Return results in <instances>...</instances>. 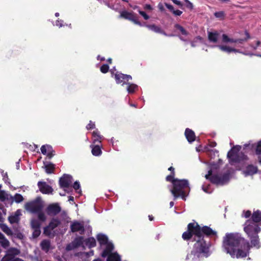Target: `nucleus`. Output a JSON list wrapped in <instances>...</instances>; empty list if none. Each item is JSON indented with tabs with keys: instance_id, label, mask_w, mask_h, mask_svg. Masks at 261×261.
Masks as SVG:
<instances>
[{
	"instance_id": "nucleus-15",
	"label": "nucleus",
	"mask_w": 261,
	"mask_h": 261,
	"mask_svg": "<svg viewBox=\"0 0 261 261\" xmlns=\"http://www.w3.org/2000/svg\"><path fill=\"white\" fill-rule=\"evenodd\" d=\"M70 229L72 232L79 231L81 234H83L85 231L84 224L77 221H74L71 224Z\"/></svg>"
},
{
	"instance_id": "nucleus-31",
	"label": "nucleus",
	"mask_w": 261,
	"mask_h": 261,
	"mask_svg": "<svg viewBox=\"0 0 261 261\" xmlns=\"http://www.w3.org/2000/svg\"><path fill=\"white\" fill-rule=\"evenodd\" d=\"M255 154L258 155V162L261 164V140L255 144Z\"/></svg>"
},
{
	"instance_id": "nucleus-11",
	"label": "nucleus",
	"mask_w": 261,
	"mask_h": 261,
	"mask_svg": "<svg viewBox=\"0 0 261 261\" xmlns=\"http://www.w3.org/2000/svg\"><path fill=\"white\" fill-rule=\"evenodd\" d=\"M250 249V246L248 242V248L245 249L244 246L240 245L239 247H237L234 249V255L231 256V257L237 258L246 257L249 254V251Z\"/></svg>"
},
{
	"instance_id": "nucleus-14",
	"label": "nucleus",
	"mask_w": 261,
	"mask_h": 261,
	"mask_svg": "<svg viewBox=\"0 0 261 261\" xmlns=\"http://www.w3.org/2000/svg\"><path fill=\"white\" fill-rule=\"evenodd\" d=\"M37 185L40 191L42 194H52L53 192V189L51 187L47 185L45 181H38Z\"/></svg>"
},
{
	"instance_id": "nucleus-5",
	"label": "nucleus",
	"mask_w": 261,
	"mask_h": 261,
	"mask_svg": "<svg viewBox=\"0 0 261 261\" xmlns=\"http://www.w3.org/2000/svg\"><path fill=\"white\" fill-rule=\"evenodd\" d=\"M169 182H171L173 185V188L171 192L174 197V199L181 197L183 200H186V197L190 191L188 180L185 179L174 178Z\"/></svg>"
},
{
	"instance_id": "nucleus-34",
	"label": "nucleus",
	"mask_w": 261,
	"mask_h": 261,
	"mask_svg": "<svg viewBox=\"0 0 261 261\" xmlns=\"http://www.w3.org/2000/svg\"><path fill=\"white\" fill-rule=\"evenodd\" d=\"M45 171L47 174L53 173H54L55 169V165L51 163H49L45 165Z\"/></svg>"
},
{
	"instance_id": "nucleus-58",
	"label": "nucleus",
	"mask_w": 261,
	"mask_h": 261,
	"mask_svg": "<svg viewBox=\"0 0 261 261\" xmlns=\"http://www.w3.org/2000/svg\"><path fill=\"white\" fill-rule=\"evenodd\" d=\"M174 4L177 5V6H179L180 7H182L183 6V4L182 3L178 0H171Z\"/></svg>"
},
{
	"instance_id": "nucleus-10",
	"label": "nucleus",
	"mask_w": 261,
	"mask_h": 261,
	"mask_svg": "<svg viewBox=\"0 0 261 261\" xmlns=\"http://www.w3.org/2000/svg\"><path fill=\"white\" fill-rule=\"evenodd\" d=\"M120 17L125 19L129 20L133 22L135 24L142 26V24L139 21L137 15L133 12H129L127 11H123L121 12Z\"/></svg>"
},
{
	"instance_id": "nucleus-44",
	"label": "nucleus",
	"mask_w": 261,
	"mask_h": 261,
	"mask_svg": "<svg viewBox=\"0 0 261 261\" xmlns=\"http://www.w3.org/2000/svg\"><path fill=\"white\" fill-rule=\"evenodd\" d=\"M36 214H38V218L39 220L41 222H44L46 220V217L45 214L42 212V211H40V212L37 213Z\"/></svg>"
},
{
	"instance_id": "nucleus-8",
	"label": "nucleus",
	"mask_w": 261,
	"mask_h": 261,
	"mask_svg": "<svg viewBox=\"0 0 261 261\" xmlns=\"http://www.w3.org/2000/svg\"><path fill=\"white\" fill-rule=\"evenodd\" d=\"M43 208V203L40 197H37L35 200L25 204V208L34 214L40 212Z\"/></svg>"
},
{
	"instance_id": "nucleus-56",
	"label": "nucleus",
	"mask_w": 261,
	"mask_h": 261,
	"mask_svg": "<svg viewBox=\"0 0 261 261\" xmlns=\"http://www.w3.org/2000/svg\"><path fill=\"white\" fill-rule=\"evenodd\" d=\"M165 5L166 7L168 10H169L170 11L173 12V11H174V7L172 5H171V4H168V3H165Z\"/></svg>"
},
{
	"instance_id": "nucleus-60",
	"label": "nucleus",
	"mask_w": 261,
	"mask_h": 261,
	"mask_svg": "<svg viewBox=\"0 0 261 261\" xmlns=\"http://www.w3.org/2000/svg\"><path fill=\"white\" fill-rule=\"evenodd\" d=\"M172 13L176 16H180L182 13V12L179 10H174Z\"/></svg>"
},
{
	"instance_id": "nucleus-37",
	"label": "nucleus",
	"mask_w": 261,
	"mask_h": 261,
	"mask_svg": "<svg viewBox=\"0 0 261 261\" xmlns=\"http://www.w3.org/2000/svg\"><path fill=\"white\" fill-rule=\"evenodd\" d=\"M128 85L127 87V91L129 93H133L138 87L135 84H131L130 83H126Z\"/></svg>"
},
{
	"instance_id": "nucleus-9",
	"label": "nucleus",
	"mask_w": 261,
	"mask_h": 261,
	"mask_svg": "<svg viewBox=\"0 0 261 261\" xmlns=\"http://www.w3.org/2000/svg\"><path fill=\"white\" fill-rule=\"evenodd\" d=\"M73 181L72 176L69 174H64L60 178L59 183L61 188L63 189L66 191L67 189L72 191L71 184Z\"/></svg>"
},
{
	"instance_id": "nucleus-51",
	"label": "nucleus",
	"mask_w": 261,
	"mask_h": 261,
	"mask_svg": "<svg viewBox=\"0 0 261 261\" xmlns=\"http://www.w3.org/2000/svg\"><path fill=\"white\" fill-rule=\"evenodd\" d=\"M139 13L143 17L145 20H148L149 18V16L145 12L141 10L138 11Z\"/></svg>"
},
{
	"instance_id": "nucleus-3",
	"label": "nucleus",
	"mask_w": 261,
	"mask_h": 261,
	"mask_svg": "<svg viewBox=\"0 0 261 261\" xmlns=\"http://www.w3.org/2000/svg\"><path fill=\"white\" fill-rule=\"evenodd\" d=\"M217 232L207 226L201 227L197 222L190 223L187 226V231L182 234V238L185 241L192 239L193 236L203 238L216 236Z\"/></svg>"
},
{
	"instance_id": "nucleus-2",
	"label": "nucleus",
	"mask_w": 261,
	"mask_h": 261,
	"mask_svg": "<svg viewBox=\"0 0 261 261\" xmlns=\"http://www.w3.org/2000/svg\"><path fill=\"white\" fill-rule=\"evenodd\" d=\"M194 241H195L193 245V249L190 253H188L186 256L187 260L191 258L194 260L199 259L200 257H208L211 252L210 248L212 244L210 241H206L203 238H198L194 236Z\"/></svg>"
},
{
	"instance_id": "nucleus-36",
	"label": "nucleus",
	"mask_w": 261,
	"mask_h": 261,
	"mask_svg": "<svg viewBox=\"0 0 261 261\" xmlns=\"http://www.w3.org/2000/svg\"><path fill=\"white\" fill-rule=\"evenodd\" d=\"M7 253L9 254V256H12L15 257L16 255L20 253V251L16 248H10L8 250Z\"/></svg>"
},
{
	"instance_id": "nucleus-19",
	"label": "nucleus",
	"mask_w": 261,
	"mask_h": 261,
	"mask_svg": "<svg viewBox=\"0 0 261 261\" xmlns=\"http://www.w3.org/2000/svg\"><path fill=\"white\" fill-rule=\"evenodd\" d=\"M258 168L252 164L248 165L245 170L244 171V173L246 176L249 175H252L257 172Z\"/></svg>"
},
{
	"instance_id": "nucleus-61",
	"label": "nucleus",
	"mask_w": 261,
	"mask_h": 261,
	"mask_svg": "<svg viewBox=\"0 0 261 261\" xmlns=\"http://www.w3.org/2000/svg\"><path fill=\"white\" fill-rule=\"evenodd\" d=\"M210 187V185H208L206 187H204V186H203L202 189L205 193H210V192L209 191Z\"/></svg>"
},
{
	"instance_id": "nucleus-40",
	"label": "nucleus",
	"mask_w": 261,
	"mask_h": 261,
	"mask_svg": "<svg viewBox=\"0 0 261 261\" xmlns=\"http://www.w3.org/2000/svg\"><path fill=\"white\" fill-rule=\"evenodd\" d=\"M31 226L32 229L40 228L41 223L35 219H33L31 221Z\"/></svg>"
},
{
	"instance_id": "nucleus-6",
	"label": "nucleus",
	"mask_w": 261,
	"mask_h": 261,
	"mask_svg": "<svg viewBox=\"0 0 261 261\" xmlns=\"http://www.w3.org/2000/svg\"><path fill=\"white\" fill-rule=\"evenodd\" d=\"M205 178L210 181L217 186H223L227 184L230 179V173H225L223 174H213V171L210 169L208 173L205 175Z\"/></svg>"
},
{
	"instance_id": "nucleus-41",
	"label": "nucleus",
	"mask_w": 261,
	"mask_h": 261,
	"mask_svg": "<svg viewBox=\"0 0 261 261\" xmlns=\"http://www.w3.org/2000/svg\"><path fill=\"white\" fill-rule=\"evenodd\" d=\"M174 28L176 29L179 30L180 32V33H181V34L184 36H187L189 34L188 32L187 31H186L183 27H182L181 25H180L179 24H177V23L175 24L174 25Z\"/></svg>"
},
{
	"instance_id": "nucleus-52",
	"label": "nucleus",
	"mask_w": 261,
	"mask_h": 261,
	"mask_svg": "<svg viewBox=\"0 0 261 261\" xmlns=\"http://www.w3.org/2000/svg\"><path fill=\"white\" fill-rule=\"evenodd\" d=\"M111 253H112L105 249L101 253V256L102 257H106L107 256L108 257L109 255Z\"/></svg>"
},
{
	"instance_id": "nucleus-29",
	"label": "nucleus",
	"mask_w": 261,
	"mask_h": 261,
	"mask_svg": "<svg viewBox=\"0 0 261 261\" xmlns=\"http://www.w3.org/2000/svg\"><path fill=\"white\" fill-rule=\"evenodd\" d=\"M84 238L82 236H80L76 238L72 243L74 248H77L82 246L83 245Z\"/></svg>"
},
{
	"instance_id": "nucleus-42",
	"label": "nucleus",
	"mask_w": 261,
	"mask_h": 261,
	"mask_svg": "<svg viewBox=\"0 0 261 261\" xmlns=\"http://www.w3.org/2000/svg\"><path fill=\"white\" fill-rule=\"evenodd\" d=\"M0 239L2 240V241L0 242V244L3 248H7L9 246L10 243L9 241L5 238L4 236L3 238Z\"/></svg>"
},
{
	"instance_id": "nucleus-16",
	"label": "nucleus",
	"mask_w": 261,
	"mask_h": 261,
	"mask_svg": "<svg viewBox=\"0 0 261 261\" xmlns=\"http://www.w3.org/2000/svg\"><path fill=\"white\" fill-rule=\"evenodd\" d=\"M40 150L41 153L43 154H46L49 159H51L55 155V151L50 145H42Z\"/></svg>"
},
{
	"instance_id": "nucleus-33",
	"label": "nucleus",
	"mask_w": 261,
	"mask_h": 261,
	"mask_svg": "<svg viewBox=\"0 0 261 261\" xmlns=\"http://www.w3.org/2000/svg\"><path fill=\"white\" fill-rule=\"evenodd\" d=\"M218 33L217 32H208V39L210 42L216 43L218 41Z\"/></svg>"
},
{
	"instance_id": "nucleus-35",
	"label": "nucleus",
	"mask_w": 261,
	"mask_h": 261,
	"mask_svg": "<svg viewBox=\"0 0 261 261\" xmlns=\"http://www.w3.org/2000/svg\"><path fill=\"white\" fill-rule=\"evenodd\" d=\"M219 48L222 51H226L227 53H231V52H239V50L235 48H231L225 45H219Z\"/></svg>"
},
{
	"instance_id": "nucleus-45",
	"label": "nucleus",
	"mask_w": 261,
	"mask_h": 261,
	"mask_svg": "<svg viewBox=\"0 0 261 261\" xmlns=\"http://www.w3.org/2000/svg\"><path fill=\"white\" fill-rule=\"evenodd\" d=\"M109 66L108 64H103L100 68V71L103 73H106L109 71Z\"/></svg>"
},
{
	"instance_id": "nucleus-7",
	"label": "nucleus",
	"mask_w": 261,
	"mask_h": 261,
	"mask_svg": "<svg viewBox=\"0 0 261 261\" xmlns=\"http://www.w3.org/2000/svg\"><path fill=\"white\" fill-rule=\"evenodd\" d=\"M244 230L248 237H252L254 235L258 234L261 229L258 224L252 223L250 220H247L245 223Z\"/></svg>"
},
{
	"instance_id": "nucleus-12",
	"label": "nucleus",
	"mask_w": 261,
	"mask_h": 261,
	"mask_svg": "<svg viewBox=\"0 0 261 261\" xmlns=\"http://www.w3.org/2000/svg\"><path fill=\"white\" fill-rule=\"evenodd\" d=\"M45 211L48 216H55L60 213L61 207L58 203H54L49 204Z\"/></svg>"
},
{
	"instance_id": "nucleus-43",
	"label": "nucleus",
	"mask_w": 261,
	"mask_h": 261,
	"mask_svg": "<svg viewBox=\"0 0 261 261\" xmlns=\"http://www.w3.org/2000/svg\"><path fill=\"white\" fill-rule=\"evenodd\" d=\"M214 16L221 20H223L225 17V14L224 11L216 12L214 13Z\"/></svg>"
},
{
	"instance_id": "nucleus-54",
	"label": "nucleus",
	"mask_w": 261,
	"mask_h": 261,
	"mask_svg": "<svg viewBox=\"0 0 261 261\" xmlns=\"http://www.w3.org/2000/svg\"><path fill=\"white\" fill-rule=\"evenodd\" d=\"M222 41L223 42H229V41H230V38L228 37V36L226 34H223L222 35Z\"/></svg>"
},
{
	"instance_id": "nucleus-21",
	"label": "nucleus",
	"mask_w": 261,
	"mask_h": 261,
	"mask_svg": "<svg viewBox=\"0 0 261 261\" xmlns=\"http://www.w3.org/2000/svg\"><path fill=\"white\" fill-rule=\"evenodd\" d=\"M185 135L189 143H192L195 140V133L191 129L187 128L185 132Z\"/></svg>"
},
{
	"instance_id": "nucleus-17",
	"label": "nucleus",
	"mask_w": 261,
	"mask_h": 261,
	"mask_svg": "<svg viewBox=\"0 0 261 261\" xmlns=\"http://www.w3.org/2000/svg\"><path fill=\"white\" fill-rule=\"evenodd\" d=\"M90 148H91L92 154L93 155L99 156L102 154L101 144L98 143L94 144L93 142L92 144L90 145Z\"/></svg>"
},
{
	"instance_id": "nucleus-64",
	"label": "nucleus",
	"mask_w": 261,
	"mask_h": 261,
	"mask_svg": "<svg viewBox=\"0 0 261 261\" xmlns=\"http://www.w3.org/2000/svg\"><path fill=\"white\" fill-rule=\"evenodd\" d=\"M261 42L260 41L258 40L256 42V45L252 46V47L253 48V49L256 50L257 48V47L260 44Z\"/></svg>"
},
{
	"instance_id": "nucleus-48",
	"label": "nucleus",
	"mask_w": 261,
	"mask_h": 261,
	"mask_svg": "<svg viewBox=\"0 0 261 261\" xmlns=\"http://www.w3.org/2000/svg\"><path fill=\"white\" fill-rule=\"evenodd\" d=\"M106 245V249L108 251L112 252L114 249V245L112 243H108Z\"/></svg>"
},
{
	"instance_id": "nucleus-59",
	"label": "nucleus",
	"mask_w": 261,
	"mask_h": 261,
	"mask_svg": "<svg viewBox=\"0 0 261 261\" xmlns=\"http://www.w3.org/2000/svg\"><path fill=\"white\" fill-rule=\"evenodd\" d=\"M185 2L187 3V7L190 8V9H192L193 8V6L192 3H191L189 0H185Z\"/></svg>"
},
{
	"instance_id": "nucleus-38",
	"label": "nucleus",
	"mask_w": 261,
	"mask_h": 261,
	"mask_svg": "<svg viewBox=\"0 0 261 261\" xmlns=\"http://www.w3.org/2000/svg\"><path fill=\"white\" fill-rule=\"evenodd\" d=\"M168 170L171 171V173L166 177V180L167 181L172 180L174 178V176L175 175L174 168L173 167H170L168 168Z\"/></svg>"
},
{
	"instance_id": "nucleus-26",
	"label": "nucleus",
	"mask_w": 261,
	"mask_h": 261,
	"mask_svg": "<svg viewBox=\"0 0 261 261\" xmlns=\"http://www.w3.org/2000/svg\"><path fill=\"white\" fill-rule=\"evenodd\" d=\"M61 224L60 220L57 218H53L48 224L49 227L53 230Z\"/></svg>"
},
{
	"instance_id": "nucleus-49",
	"label": "nucleus",
	"mask_w": 261,
	"mask_h": 261,
	"mask_svg": "<svg viewBox=\"0 0 261 261\" xmlns=\"http://www.w3.org/2000/svg\"><path fill=\"white\" fill-rule=\"evenodd\" d=\"M51 228L48 225L44 228V233L46 236H49L51 233Z\"/></svg>"
},
{
	"instance_id": "nucleus-39",
	"label": "nucleus",
	"mask_w": 261,
	"mask_h": 261,
	"mask_svg": "<svg viewBox=\"0 0 261 261\" xmlns=\"http://www.w3.org/2000/svg\"><path fill=\"white\" fill-rule=\"evenodd\" d=\"M10 199V195L8 194L5 191H0V200L1 201H5Z\"/></svg>"
},
{
	"instance_id": "nucleus-55",
	"label": "nucleus",
	"mask_w": 261,
	"mask_h": 261,
	"mask_svg": "<svg viewBox=\"0 0 261 261\" xmlns=\"http://www.w3.org/2000/svg\"><path fill=\"white\" fill-rule=\"evenodd\" d=\"M3 230L7 234H10L12 233L11 229L7 226H5Z\"/></svg>"
},
{
	"instance_id": "nucleus-1",
	"label": "nucleus",
	"mask_w": 261,
	"mask_h": 261,
	"mask_svg": "<svg viewBox=\"0 0 261 261\" xmlns=\"http://www.w3.org/2000/svg\"><path fill=\"white\" fill-rule=\"evenodd\" d=\"M242 245L245 249L248 248V242L239 233H226L223 238V250L230 256L234 255V249Z\"/></svg>"
},
{
	"instance_id": "nucleus-62",
	"label": "nucleus",
	"mask_w": 261,
	"mask_h": 261,
	"mask_svg": "<svg viewBox=\"0 0 261 261\" xmlns=\"http://www.w3.org/2000/svg\"><path fill=\"white\" fill-rule=\"evenodd\" d=\"M245 34L246 37L244 38V40L247 41L250 38V36L249 33L247 31H245Z\"/></svg>"
},
{
	"instance_id": "nucleus-30",
	"label": "nucleus",
	"mask_w": 261,
	"mask_h": 261,
	"mask_svg": "<svg viewBox=\"0 0 261 261\" xmlns=\"http://www.w3.org/2000/svg\"><path fill=\"white\" fill-rule=\"evenodd\" d=\"M251 240V243L252 246L257 248L260 247L259 237L258 234L254 235L252 237H249Z\"/></svg>"
},
{
	"instance_id": "nucleus-4",
	"label": "nucleus",
	"mask_w": 261,
	"mask_h": 261,
	"mask_svg": "<svg viewBox=\"0 0 261 261\" xmlns=\"http://www.w3.org/2000/svg\"><path fill=\"white\" fill-rule=\"evenodd\" d=\"M241 149L240 145L233 146L231 149L228 152L227 157L229 160V163L231 165L235 163H239L242 161L248 160L247 155L245 153H249L250 151H255V144H245L244 145L242 151L239 153Z\"/></svg>"
},
{
	"instance_id": "nucleus-53",
	"label": "nucleus",
	"mask_w": 261,
	"mask_h": 261,
	"mask_svg": "<svg viewBox=\"0 0 261 261\" xmlns=\"http://www.w3.org/2000/svg\"><path fill=\"white\" fill-rule=\"evenodd\" d=\"M74 188L76 191L78 190L80 188V184L79 181H75L73 185L72 186V189Z\"/></svg>"
},
{
	"instance_id": "nucleus-57",
	"label": "nucleus",
	"mask_w": 261,
	"mask_h": 261,
	"mask_svg": "<svg viewBox=\"0 0 261 261\" xmlns=\"http://www.w3.org/2000/svg\"><path fill=\"white\" fill-rule=\"evenodd\" d=\"M251 216H252V214H251V212L250 211L247 210V211L244 212V217L246 218H248L250 216L251 217Z\"/></svg>"
},
{
	"instance_id": "nucleus-63",
	"label": "nucleus",
	"mask_w": 261,
	"mask_h": 261,
	"mask_svg": "<svg viewBox=\"0 0 261 261\" xmlns=\"http://www.w3.org/2000/svg\"><path fill=\"white\" fill-rule=\"evenodd\" d=\"M144 9L145 10H152V8L151 7V6L149 4H146L145 6H144Z\"/></svg>"
},
{
	"instance_id": "nucleus-27",
	"label": "nucleus",
	"mask_w": 261,
	"mask_h": 261,
	"mask_svg": "<svg viewBox=\"0 0 261 261\" xmlns=\"http://www.w3.org/2000/svg\"><path fill=\"white\" fill-rule=\"evenodd\" d=\"M85 243L89 248L94 247L96 245L95 239L93 237H90L86 239L85 241Z\"/></svg>"
},
{
	"instance_id": "nucleus-20",
	"label": "nucleus",
	"mask_w": 261,
	"mask_h": 261,
	"mask_svg": "<svg viewBox=\"0 0 261 261\" xmlns=\"http://www.w3.org/2000/svg\"><path fill=\"white\" fill-rule=\"evenodd\" d=\"M144 25L145 27H146V28H147L148 29H149L150 30H151L155 33L161 34L167 36V34L166 33V32L164 30H163L161 27L157 26L154 24H145Z\"/></svg>"
},
{
	"instance_id": "nucleus-18",
	"label": "nucleus",
	"mask_w": 261,
	"mask_h": 261,
	"mask_svg": "<svg viewBox=\"0 0 261 261\" xmlns=\"http://www.w3.org/2000/svg\"><path fill=\"white\" fill-rule=\"evenodd\" d=\"M248 220H250L252 223L261 225V211L258 210L254 211L251 218L248 219Z\"/></svg>"
},
{
	"instance_id": "nucleus-13",
	"label": "nucleus",
	"mask_w": 261,
	"mask_h": 261,
	"mask_svg": "<svg viewBox=\"0 0 261 261\" xmlns=\"http://www.w3.org/2000/svg\"><path fill=\"white\" fill-rule=\"evenodd\" d=\"M114 75L116 83L118 84H122V85H124L126 83V82H128L132 79L131 75L123 74L118 72H116Z\"/></svg>"
},
{
	"instance_id": "nucleus-25",
	"label": "nucleus",
	"mask_w": 261,
	"mask_h": 261,
	"mask_svg": "<svg viewBox=\"0 0 261 261\" xmlns=\"http://www.w3.org/2000/svg\"><path fill=\"white\" fill-rule=\"evenodd\" d=\"M92 136L94 138L93 142L94 144L98 143L101 144V139L103 137L99 134V133L97 130H94L92 133Z\"/></svg>"
},
{
	"instance_id": "nucleus-47",
	"label": "nucleus",
	"mask_w": 261,
	"mask_h": 261,
	"mask_svg": "<svg viewBox=\"0 0 261 261\" xmlns=\"http://www.w3.org/2000/svg\"><path fill=\"white\" fill-rule=\"evenodd\" d=\"M14 257L12 256H9L8 253L6 254L2 258L1 261H12Z\"/></svg>"
},
{
	"instance_id": "nucleus-22",
	"label": "nucleus",
	"mask_w": 261,
	"mask_h": 261,
	"mask_svg": "<svg viewBox=\"0 0 261 261\" xmlns=\"http://www.w3.org/2000/svg\"><path fill=\"white\" fill-rule=\"evenodd\" d=\"M20 215V211L19 210H17L15 212V214L14 215H11L9 217L8 220H9V222L11 224L18 223L20 220V218L19 217Z\"/></svg>"
},
{
	"instance_id": "nucleus-32",
	"label": "nucleus",
	"mask_w": 261,
	"mask_h": 261,
	"mask_svg": "<svg viewBox=\"0 0 261 261\" xmlns=\"http://www.w3.org/2000/svg\"><path fill=\"white\" fill-rule=\"evenodd\" d=\"M107 261H121V257L117 252H114L109 255Z\"/></svg>"
},
{
	"instance_id": "nucleus-23",
	"label": "nucleus",
	"mask_w": 261,
	"mask_h": 261,
	"mask_svg": "<svg viewBox=\"0 0 261 261\" xmlns=\"http://www.w3.org/2000/svg\"><path fill=\"white\" fill-rule=\"evenodd\" d=\"M96 238L98 242L101 245H106L108 243V238L105 234H98Z\"/></svg>"
},
{
	"instance_id": "nucleus-28",
	"label": "nucleus",
	"mask_w": 261,
	"mask_h": 261,
	"mask_svg": "<svg viewBox=\"0 0 261 261\" xmlns=\"http://www.w3.org/2000/svg\"><path fill=\"white\" fill-rule=\"evenodd\" d=\"M24 198L23 196L20 194L16 193L14 195V196L10 195V200H11V203H12L14 201L16 203H20L23 200Z\"/></svg>"
},
{
	"instance_id": "nucleus-50",
	"label": "nucleus",
	"mask_w": 261,
	"mask_h": 261,
	"mask_svg": "<svg viewBox=\"0 0 261 261\" xmlns=\"http://www.w3.org/2000/svg\"><path fill=\"white\" fill-rule=\"evenodd\" d=\"M95 123L92 121H90L89 123L87 125L86 128L88 130H91L95 128Z\"/></svg>"
},
{
	"instance_id": "nucleus-46",
	"label": "nucleus",
	"mask_w": 261,
	"mask_h": 261,
	"mask_svg": "<svg viewBox=\"0 0 261 261\" xmlns=\"http://www.w3.org/2000/svg\"><path fill=\"white\" fill-rule=\"evenodd\" d=\"M33 232L32 233V237L33 238H38L41 233V230L40 228H36V229H33Z\"/></svg>"
},
{
	"instance_id": "nucleus-24",
	"label": "nucleus",
	"mask_w": 261,
	"mask_h": 261,
	"mask_svg": "<svg viewBox=\"0 0 261 261\" xmlns=\"http://www.w3.org/2000/svg\"><path fill=\"white\" fill-rule=\"evenodd\" d=\"M41 249L46 252H47L50 247V242L48 240H43L40 243Z\"/></svg>"
}]
</instances>
